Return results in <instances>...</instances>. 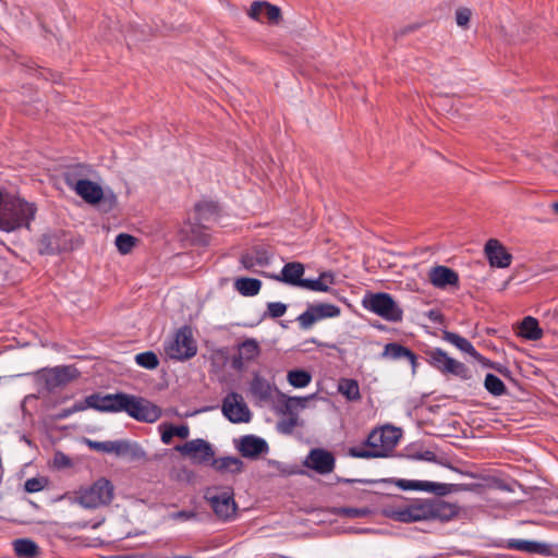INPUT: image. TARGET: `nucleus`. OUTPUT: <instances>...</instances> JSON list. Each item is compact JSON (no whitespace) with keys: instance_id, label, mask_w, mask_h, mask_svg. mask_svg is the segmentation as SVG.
I'll use <instances>...</instances> for the list:
<instances>
[{"instance_id":"79ce46f5","label":"nucleus","mask_w":558,"mask_h":558,"mask_svg":"<svg viewBox=\"0 0 558 558\" xmlns=\"http://www.w3.org/2000/svg\"><path fill=\"white\" fill-rule=\"evenodd\" d=\"M217 205L214 202H201L195 205V210L201 219H207L208 216L217 213Z\"/></svg>"},{"instance_id":"c85d7f7f","label":"nucleus","mask_w":558,"mask_h":558,"mask_svg":"<svg viewBox=\"0 0 558 558\" xmlns=\"http://www.w3.org/2000/svg\"><path fill=\"white\" fill-rule=\"evenodd\" d=\"M211 460L213 468L221 473L229 472L238 474L242 472L243 461L236 457L213 458Z\"/></svg>"},{"instance_id":"bb28decb","label":"nucleus","mask_w":558,"mask_h":558,"mask_svg":"<svg viewBox=\"0 0 558 558\" xmlns=\"http://www.w3.org/2000/svg\"><path fill=\"white\" fill-rule=\"evenodd\" d=\"M250 391L259 401H268L272 396L270 383L258 374H255L250 383Z\"/></svg>"},{"instance_id":"72a5a7b5","label":"nucleus","mask_w":558,"mask_h":558,"mask_svg":"<svg viewBox=\"0 0 558 558\" xmlns=\"http://www.w3.org/2000/svg\"><path fill=\"white\" fill-rule=\"evenodd\" d=\"M13 547L19 558H35L39 554L38 545L29 538L15 539Z\"/></svg>"},{"instance_id":"f704fd0d","label":"nucleus","mask_w":558,"mask_h":558,"mask_svg":"<svg viewBox=\"0 0 558 558\" xmlns=\"http://www.w3.org/2000/svg\"><path fill=\"white\" fill-rule=\"evenodd\" d=\"M338 391L349 401H359L361 392L359 384L355 379L342 378L338 384Z\"/></svg>"},{"instance_id":"39448f33","label":"nucleus","mask_w":558,"mask_h":558,"mask_svg":"<svg viewBox=\"0 0 558 558\" xmlns=\"http://www.w3.org/2000/svg\"><path fill=\"white\" fill-rule=\"evenodd\" d=\"M113 492L111 482L101 477L87 487H81L76 492L75 502L85 509H97L111 502Z\"/></svg>"},{"instance_id":"6ab92c4d","label":"nucleus","mask_w":558,"mask_h":558,"mask_svg":"<svg viewBox=\"0 0 558 558\" xmlns=\"http://www.w3.org/2000/svg\"><path fill=\"white\" fill-rule=\"evenodd\" d=\"M113 454L130 461H141L146 458V452L138 442L125 439L114 440Z\"/></svg>"},{"instance_id":"4c0bfd02","label":"nucleus","mask_w":558,"mask_h":558,"mask_svg":"<svg viewBox=\"0 0 558 558\" xmlns=\"http://www.w3.org/2000/svg\"><path fill=\"white\" fill-rule=\"evenodd\" d=\"M190 435V428L187 425L172 426L169 425L161 434V441L166 445L170 444L174 436L186 439Z\"/></svg>"},{"instance_id":"dca6fc26","label":"nucleus","mask_w":558,"mask_h":558,"mask_svg":"<svg viewBox=\"0 0 558 558\" xmlns=\"http://www.w3.org/2000/svg\"><path fill=\"white\" fill-rule=\"evenodd\" d=\"M429 282L438 289H446L447 287L459 286V275L453 269L437 265L432 267L428 272Z\"/></svg>"},{"instance_id":"412c9836","label":"nucleus","mask_w":558,"mask_h":558,"mask_svg":"<svg viewBox=\"0 0 558 558\" xmlns=\"http://www.w3.org/2000/svg\"><path fill=\"white\" fill-rule=\"evenodd\" d=\"M442 339L449 343H451L452 345H454L457 349H459L460 351L464 352V353H468L469 355H471L472 357H474L476 361L483 363V364H487L486 363V359L483 357L476 350L475 348L473 347V344L464 337L456 333V332H452V331H447L445 330L442 332Z\"/></svg>"},{"instance_id":"aec40b11","label":"nucleus","mask_w":558,"mask_h":558,"mask_svg":"<svg viewBox=\"0 0 558 558\" xmlns=\"http://www.w3.org/2000/svg\"><path fill=\"white\" fill-rule=\"evenodd\" d=\"M397 484L403 490H424L434 493L438 496H442L448 493L447 485L441 483L415 480H399Z\"/></svg>"},{"instance_id":"7ed1b4c3","label":"nucleus","mask_w":558,"mask_h":558,"mask_svg":"<svg viewBox=\"0 0 558 558\" xmlns=\"http://www.w3.org/2000/svg\"><path fill=\"white\" fill-rule=\"evenodd\" d=\"M37 207L34 203L5 194L4 203L0 208V230L12 232L20 228L29 229L31 221L34 220Z\"/></svg>"},{"instance_id":"20e7f679","label":"nucleus","mask_w":558,"mask_h":558,"mask_svg":"<svg viewBox=\"0 0 558 558\" xmlns=\"http://www.w3.org/2000/svg\"><path fill=\"white\" fill-rule=\"evenodd\" d=\"M399 435L398 429L393 427H385L373 430L366 440V444L371 449L350 448L349 454L353 458H381L386 457L398 442Z\"/></svg>"},{"instance_id":"ea45409f","label":"nucleus","mask_w":558,"mask_h":558,"mask_svg":"<svg viewBox=\"0 0 558 558\" xmlns=\"http://www.w3.org/2000/svg\"><path fill=\"white\" fill-rule=\"evenodd\" d=\"M135 362L137 365L146 369H155L159 365L158 356L153 351L142 352L135 355Z\"/></svg>"},{"instance_id":"c03bdc74","label":"nucleus","mask_w":558,"mask_h":558,"mask_svg":"<svg viewBox=\"0 0 558 558\" xmlns=\"http://www.w3.org/2000/svg\"><path fill=\"white\" fill-rule=\"evenodd\" d=\"M97 204L99 205V207L102 211L108 213L117 206L118 198L112 191H108V192L104 191V197Z\"/></svg>"},{"instance_id":"a19ab883","label":"nucleus","mask_w":558,"mask_h":558,"mask_svg":"<svg viewBox=\"0 0 558 558\" xmlns=\"http://www.w3.org/2000/svg\"><path fill=\"white\" fill-rule=\"evenodd\" d=\"M116 245L121 254H128L135 245V238L126 233H120L116 238Z\"/></svg>"},{"instance_id":"8fccbe9b","label":"nucleus","mask_w":558,"mask_h":558,"mask_svg":"<svg viewBox=\"0 0 558 558\" xmlns=\"http://www.w3.org/2000/svg\"><path fill=\"white\" fill-rule=\"evenodd\" d=\"M472 12L468 8H460L456 12V22L461 27H466L471 20Z\"/></svg>"},{"instance_id":"13d9d810","label":"nucleus","mask_w":558,"mask_h":558,"mask_svg":"<svg viewBox=\"0 0 558 558\" xmlns=\"http://www.w3.org/2000/svg\"><path fill=\"white\" fill-rule=\"evenodd\" d=\"M244 362H246L245 359H242L241 355L239 354L238 356H234L232 359V367L235 369H242L244 366Z\"/></svg>"},{"instance_id":"9b49d317","label":"nucleus","mask_w":558,"mask_h":558,"mask_svg":"<svg viewBox=\"0 0 558 558\" xmlns=\"http://www.w3.org/2000/svg\"><path fill=\"white\" fill-rule=\"evenodd\" d=\"M73 236L63 230L45 233L39 239V253L53 255L73 250Z\"/></svg>"},{"instance_id":"f3484780","label":"nucleus","mask_w":558,"mask_h":558,"mask_svg":"<svg viewBox=\"0 0 558 558\" xmlns=\"http://www.w3.org/2000/svg\"><path fill=\"white\" fill-rule=\"evenodd\" d=\"M486 257L493 267L506 268L511 264L512 255L496 239H490L485 244Z\"/></svg>"},{"instance_id":"473e14b6","label":"nucleus","mask_w":558,"mask_h":558,"mask_svg":"<svg viewBox=\"0 0 558 558\" xmlns=\"http://www.w3.org/2000/svg\"><path fill=\"white\" fill-rule=\"evenodd\" d=\"M234 288L244 296H254L260 291L262 281L255 278L242 277L235 280Z\"/></svg>"},{"instance_id":"4d7b16f0","label":"nucleus","mask_w":558,"mask_h":558,"mask_svg":"<svg viewBox=\"0 0 558 558\" xmlns=\"http://www.w3.org/2000/svg\"><path fill=\"white\" fill-rule=\"evenodd\" d=\"M416 458L420 459V460L428 461V462H436L437 461V457H436L435 452H433L430 450H425V451L418 453L416 456Z\"/></svg>"},{"instance_id":"9d476101","label":"nucleus","mask_w":558,"mask_h":558,"mask_svg":"<svg viewBox=\"0 0 558 558\" xmlns=\"http://www.w3.org/2000/svg\"><path fill=\"white\" fill-rule=\"evenodd\" d=\"M221 411L226 418L234 424L247 423L252 417V413L242 395L234 391L223 398Z\"/></svg>"},{"instance_id":"052dcab7","label":"nucleus","mask_w":558,"mask_h":558,"mask_svg":"<svg viewBox=\"0 0 558 558\" xmlns=\"http://www.w3.org/2000/svg\"><path fill=\"white\" fill-rule=\"evenodd\" d=\"M338 481H339V482H343V483H363V484L371 483V481H368V480H349V478H339Z\"/></svg>"},{"instance_id":"6e6d98bb","label":"nucleus","mask_w":558,"mask_h":558,"mask_svg":"<svg viewBox=\"0 0 558 558\" xmlns=\"http://www.w3.org/2000/svg\"><path fill=\"white\" fill-rule=\"evenodd\" d=\"M339 512L349 518H361L365 514L364 510L357 508H342Z\"/></svg>"},{"instance_id":"603ef678","label":"nucleus","mask_w":558,"mask_h":558,"mask_svg":"<svg viewBox=\"0 0 558 558\" xmlns=\"http://www.w3.org/2000/svg\"><path fill=\"white\" fill-rule=\"evenodd\" d=\"M264 1H254L251 4V9L248 11V16L253 20L259 21L260 15L264 14Z\"/></svg>"},{"instance_id":"393cba45","label":"nucleus","mask_w":558,"mask_h":558,"mask_svg":"<svg viewBox=\"0 0 558 558\" xmlns=\"http://www.w3.org/2000/svg\"><path fill=\"white\" fill-rule=\"evenodd\" d=\"M383 355L392 360L407 359L411 363L413 372L416 369V355L410 349L399 343L392 342L386 344Z\"/></svg>"},{"instance_id":"4be33fe9","label":"nucleus","mask_w":558,"mask_h":558,"mask_svg":"<svg viewBox=\"0 0 558 558\" xmlns=\"http://www.w3.org/2000/svg\"><path fill=\"white\" fill-rule=\"evenodd\" d=\"M75 193L92 205H96L104 197L102 187L88 179H85L83 182H77Z\"/></svg>"},{"instance_id":"7c9ffc66","label":"nucleus","mask_w":558,"mask_h":558,"mask_svg":"<svg viewBox=\"0 0 558 558\" xmlns=\"http://www.w3.org/2000/svg\"><path fill=\"white\" fill-rule=\"evenodd\" d=\"M333 283V275L331 272H323L316 279H304L301 288L318 291V292H327L329 290V286Z\"/></svg>"},{"instance_id":"e433bc0d","label":"nucleus","mask_w":558,"mask_h":558,"mask_svg":"<svg viewBox=\"0 0 558 558\" xmlns=\"http://www.w3.org/2000/svg\"><path fill=\"white\" fill-rule=\"evenodd\" d=\"M287 379L291 386L295 388H304L311 383L312 376L307 371L292 369L288 372Z\"/></svg>"},{"instance_id":"423d86ee","label":"nucleus","mask_w":558,"mask_h":558,"mask_svg":"<svg viewBox=\"0 0 558 558\" xmlns=\"http://www.w3.org/2000/svg\"><path fill=\"white\" fill-rule=\"evenodd\" d=\"M362 304L364 308L387 322L399 323L402 320L403 310L389 293H367L364 296Z\"/></svg>"},{"instance_id":"0eeeda50","label":"nucleus","mask_w":558,"mask_h":558,"mask_svg":"<svg viewBox=\"0 0 558 558\" xmlns=\"http://www.w3.org/2000/svg\"><path fill=\"white\" fill-rule=\"evenodd\" d=\"M427 363L444 375H453L462 380H469L472 377L469 367L452 357L440 348L428 349L425 352Z\"/></svg>"},{"instance_id":"1a4fd4ad","label":"nucleus","mask_w":558,"mask_h":558,"mask_svg":"<svg viewBox=\"0 0 558 558\" xmlns=\"http://www.w3.org/2000/svg\"><path fill=\"white\" fill-rule=\"evenodd\" d=\"M204 498L209 502L214 513L220 520L229 521L235 517L238 507L230 488L220 494L216 493L215 488H208L205 492Z\"/></svg>"},{"instance_id":"c9c22d12","label":"nucleus","mask_w":558,"mask_h":558,"mask_svg":"<svg viewBox=\"0 0 558 558\" xmlns=\"http://www.w3.org/2000/svg\"><path fill=\"white\" fill-rule=\"evenodd\" d=\"M260 353V348L255 339H246L239 344V354L246 362L255 360Z\"/></svg>"},{"instance_id":"49530a36","label":"nucleus","mask_w":558,"mask_h":558,"mask_svg":"<svg viewBox=\"0 0 558 558\" xmlns=\"http://www.w3.org/2000/svg\"><path fill=\"white\" fill-rule=\"evenodd\" d=\"M315 395L307 397H291L286 403L287 412H291L294 408H305L307 402L314 398Z\"/></svg>"},{"instance_id":"ddd939ff","label":"nucleus","mask_w":558,"mask_h":558,"mask_svg":"<svg viewBox=\"0 0 558 558\" xmlns=\"http://www.w3.org/2000/svg\"><path fill=\"white\" fill-rule=\"evenodd\" d=\"M175 450L183 456H187L194 463L198 464L207 463L215 456L211 445L202 438L186 441L183 445H178Z\"/></svg>"},{"instance_id":"a18cd8bd","label":"nucleus","mask_w":558,"mask_h":558,"mask_svg":"<svg viewBox=\"0 0 558 558\" xmlns=\"http://www.w3.org/2000/svg\"><path fill=\"white\" fill-rule=\"evenodd\" d=\"M87 442H88V446L90 449H94L99 452H105V453H113L114 440H107V441L88 440Z\"/></svg>"},{"instance_id":"0e129e2a","label":"nucleus","mask_w":558,"mask_h":558,"mask_svg":"<svg viewBox=\"0 0 558 558\" xmlns=\"http://www.w3.org/2000/svg\"><path fill=\"white\" fill-rule=\"evenodd\" d=\"M101 558H126V557H122V556H114V557H101Z\"/></svg>"},{"instance_id":"f03ea898","label":"nucleus","mask_w":558,"mask_h":558,"mask_svg":"<svg viewBox=\"0 0 558 558\" xmlns=\"http://www.w3.org/2000/svg\"><path fill=\"white\" fill-rule=\"evenodd\" d=\"M104 409L108 412H125L128 415L140 422L154 423L161 416V409L153 402L124 392L106 395Z\"/></svg>"},{"instance_id":"338daca9","label":"nucleus","mask_w":558,"mask_h":558,"mask_svg":"<svg viewBox=\"0 0 558 558\" xmlns=\"http://www.w3.org/2000/svg\"><path fill=\"white\" fill-rule=\"evenodd\" d=\"M495 369L500 373L502 372L500 367H495Z\"/></svg>"},{"instance_id":"a211bd4d","label":"nucleus","mask_w":558,"mask_h":558,"mask_svg":"<svg viewBox=\"0 0 558 558\" xmlns=\"http://www.w3.org/2000/svg\"><path fill=\"white\" fill-rule=\"evenodd\" d=\"M238 450L245 458L256 459L260 454L267 453L269 447L265 439L255 435H245L241 437Z\"/></svg>"},{"instance_id":"09e8293b","label":"nucleus","mask_w":558,"mask_h":558,"mask_svg":"<svg viewBox=\"0 0 558 558\" xmlns=\"http://www.w3.org/2000/svg\"><path fill=\"white\" fill-rule=\"evenodd\" d=\"M290 416L287 420H283L279 423V428L282 433L290 434L294 429L295 426L299 425V417L292 411L288 412Z\"/></svg>"},{"instance_id":"69168bd1","label":"nucleus","mask_w":558,"mask_h":558,"mask_svg":"<svg viewBox=\"0 0 558 558\" xmlns=\"http://www.w3.org/2000/svg\"><path fill=\"white\" fill-rule=\"evenodd\" d=\"M429 317H430V318L435 317V312H433V311H432V312L429 313Z\"/></svg>"},{"instance_id":"f8f14e48","label":"nucleus","mask_w":558,"mask_h":558,"mask_svg":"<svg viewBox=\"0 0 558 558\" xmlns=\"http://www.w3.org/2000/svg\"><path fill=\"white\" fill-rule=\"evenodd\" d=\"M341 313L339 306L330 303L311 304L296 320L302 329H310L315 323L325 318L338 317Z\"/></svg>"},{"instance_id":"bf43d9fd","label":"nucleus","mask_w":558,"mask_h":558,"mask_svg":"<svg viewBox=\"0 0 558 558\" xmlns=\"http://www.w3.org/2000/svg\"><path fill=\"white\" fill-rule=\"evenodd\" d=\"M73 414L71 408L63 409L58 415V418H66Z\"/></svg>"},{"instance_id":"5fc2aeb1","label":"nucleus","mask_w":558,"mask_h":558,"mask_svg":"<svg viewBox=\"0 0 558 558\" xmlns=\"http://www.w3.org/2000/svg\"><path fill=\"white\" fill-rule=\"evenodd\" d=\"M196 518V513L192 510H180L170 514L172 520L189 521Z\"/></svg>"},{"instance_id":"680f3d73","label":"nucleus","mask_w":558,"mask_h":558,"mask_svg":"<svg viewBox=\"0 0 558 558\" xmlns=\"http://www.w3.org/2000/svg\"><path fill=\"white\" fill-rule=\"evenodd\" d=\"M553 211L558 215V202L551 204Z\"/></svg>"},{"instance_id":"58836bf2","label":"nucleus","mask_w":558,"mask_h":558,"mask_svg":"<svg viewBox=\"0 0 558 558\" xmlns=\"http://www.w3.org/2000/svg\"><path fill=\"white\" fill-rule=\"evenodd\" d=\"M485 389L493 396L499 397L506 393L507 388L504 381L494 374H487L484 380Z\"/></svg>"},{"instance_id":"c756f323","label":"nucleus","mask_w":558,"mask_h":558,"mask_svg":"<svg viewBox=\"0 0 558 558\" xmlns=\"http://www.w3.org/2000/svg\"><path fill=\"white\" fill-rule=\"evenodd\" d=\"M105 398H106V395L102 396L100 393H92V395L87 396L84 401H78V402L74 403L71 407L72 412L74 414L76 412L84 411L88 408H92L99 412H108L107 409L102 408V405H104L102 402H105Z\"/></svg>"},{"instance_id":"de8ad7c7","label":"nucleus","mask_w":558,"mask_h":558,"mask_svg":"<svg viewBox=\"0 0 558 558\" xmlns=\"http://www.w3.org/2000/svg\"><path fill=\"white\" fill-rule=\"evenodd\" d=\"M287 312V305L281 302H270L267 304V314L271 318H279Z\"/></svg>"},{"instance_id":"b1692460","label":"nucleus","mask_w":558,"mask_h":558,"mask_svg":"<svg viewBox=\"0 0 558 558\" xmlns=\"http://www.w3.org/2000/svg\"><path fill=\"white\" fill-rule=\"evenodd\" d=\"M508 548L544 556L551 553V548L548 544L536 541L509 539Z\"/></svg>"},{"instance_id":"3c124183","label":"nucleus","mask_w":558,"mask_h":558,"mask_svg":"<svg viewBox=\"0 0 558 558\" xmlns=\"http://www.w3.org/2000/svg\"><path fill=\"white\" fill-rule=\"evenodd\" d=\"M45 484L46 481L43 478L32 477L25 482L24 488L27 493H37L45 487Z\"/></svg>"},{"instance_id":"2f4dec72","label":"nucleus","mask_w":558,"mask_h":558,"mask_svg":"<svg viewBox=\"0 0 558 558\" xmlns=\"http://www.w3.org/2000/svg\"><path fill=\"white\" fill-rule=\"evenodd\" d=\"M520 335L527 340H538L543 337V330L538 326L536 318L526 316L520 325Z\"/></svg>"},{"instance_id":"2eb2a0df","label":"nucleus","mask_w":558,"mask_h":558,"mask_svg":"<svg viewBox=\"0 0 558 558\" xmlns=\"http://www.w3.org/2000/svg\"><path fill=\"white\" fill-rule=\"evenodd\" d=\"M304 466L314 470L316 473L325 475L335 470L336 459L333 454L322 448L311 449L306 456Z\"/></svg>"},{"instance_id":"4468645a","label":"nucleus","mask_w":558,"mask_h":558,"mask_svg":"<svg viewBox=\"0 0 558 558\" xmlns=\"http://www.w3.org/2000/svg\"><path fill=\"white\" fill-rule=\"evenodd\" d=\"M45 385L48 390L63 387L80 376L78 369L73 365H61L44 369Z\"/></svg>"},{"instance_id":"37998d69","label":"nucleus","mask_w":558,"mask_h":558,"mask_svg":"<svg viewBox=\"0 0 558 558\" xmlns=\"http://www.w3.org/2000/svg\"><path fill=\"white\" fill-rule=\"evenodd\" d=\"M264 14L266 15L269 23L278 24L281 19V10L279 7L264 1Z\"/></svg>"},{"instance_id":"f257e3e1","label":"nucleus","mask_w":558,"mask_h":558,"mask_svg":"<svg viewBox=\"0 0 558 558\" xmlns=\"http://www.w3.org/2000/svg\"><path fill=\"white\" fill-rule=\"evenodd\" d=\"M460 507L439 497L416 499L409 505L386 510V515L395 521L411 523L418 521H450L459 514Z\"/></svg>"},{"instance_id":"5701e85b","label":"nucleus","mask_w":558,"mask_h":558,"mask_svg":"<svg viewBox=\"0 0 558 558\" xmlns=\"http://www.w3.org/2000/svg\"><path fill=\"white\" fill-rule=\"evenodd\" d=\"M304 266L299 262L288 263L283 266L279 276L275 278L290 286L301 287L303 282Z\"/></svg>"},{"instance_id":"e2e57ef3","label":"nucleus","mask_w":558,"mask_h":558,"mask_svg":"<svg viewBox=\"0 0 558 558\" xmlns=\"http://www.w3.org/2000/svg\"><path fill=\"white\" fill-rule=\"evenodd\" d=\"M4 198H5V195H3V194L0 192V208H2V204L4 203Z\"/></svg>"},{"instance_id":"774afa93","label":"nucleus","mask_w":558,"mask_h":558,"mask_svg":"<svg viewBox=\"0 0 558 558\" xmlns=\"http://www.w3.org/2000/svg\"><path fill=\"white\" fill-rule=\"evenodd\" d=\"M555 315H558V308L555 310Z\"/></svg>"},{"instance_id":"a878e982","label":"nucleus","mask_w":558,"mask_h":558,"mask_svg":"<svg viewBox=\"0 0 558 558\" xmlns=\"http://www.w3.org/2000/svg\"><path fill=\"white\" fill-rule=\"evenodd\" d=\"M269 263L270 255L264 248H254L252 252L241 256V264L247 270H253L255 266H267Z\"/></svg>"},{"instance_id":"cd10ccee","label":"nucleus","mask_w":558,"mask_h":558,"mask_svg":"<svg viewBox=\"0 0 558 558\" xmlns=\"http://www.w3.org/2000/svg\"><path fill=\"white\" fill-rule=\"evenodd\" d=\"M89 167L85 165H75L69 167L64 173L63 179L65 184L73 191L77 187V182H83L87 179Z\"/></svg>"},{"instance_id":"6e6552de","label":"nucleus","mask_w":558,"mask_h":558,"mask_svg":"<svg viewBox=\"0 0 558 558\" xmlns=\"http://www.w3.org/2000/svg\"><path fill=\"white\" fill-rule=\"evenodd\" d=\"M166 352L172 360L184 361L193 357L197 352V345L193 339L191 327L179 328L174 339L166 348Z\"/></svg>"},{"instance_id":"864d4df0","label":"nucleus","mask_w":558,"mask_h":558,"mask_svg":"<svg viewBox=\"0 0 558 558\" xmlns=\"http://www.w3.org/2000/svg\"><path fill=\"white\" fill-rule=\"evenodd\" d=\"M53 463L59 469H64V468L72 466L71 459L66 454H64L62 452H57L54 454Z\"/></svg>"}]
</instances>
